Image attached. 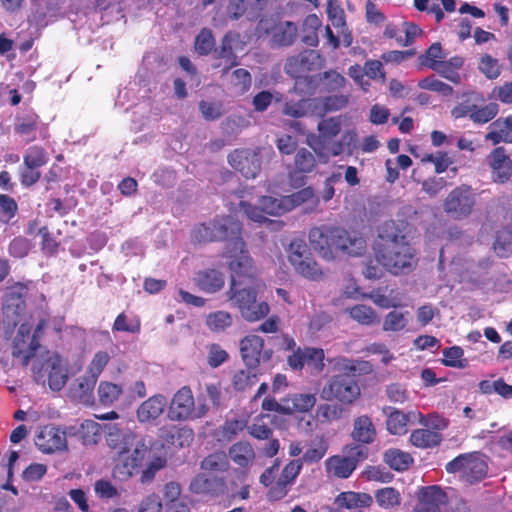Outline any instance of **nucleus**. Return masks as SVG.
<instances>
[{
	"instance_id": "obj_18",
	"label": "nucleus",
	"mask_w": 512,
	"mask_h": 512,
	"mask_svg": "<svg viewBox=\"0 0 512 512\" xmlns=\"http://www.w3.org/2000/svg\"><path fill=\"white\" fill-rule=\"evenodd\" d=\"M446 503L447 494L440 486H424L417 493L413 512H441V507Z\"/></svg>"
},
{
	"instance_id": "obj_28",
	"label": "nucleus",
	"mask_w": 512,
	"mask_h": 512,
	"mask_svg": "<svg viewBox=\"0 0 512 512\" xmlns=\"http://www.w3.org/2000/svg\"><path fill=\"white\" fill-rule=\"evenodd\" d=\"M109 361L110 356L106 351L96 352L88 366L89 376L79 379L80 389H82L83 391L91 390L96 384L98 377L101 375Z\"/></svg>"
},
{
	"instance_id": "obj_13",
	"label": "nucleus",
	"mask_w": 512,
	"mask_h": 512,
	"mask_svg": "<svg viewBox=\"0 0 512 512\" xmlns=\"http://www.w3.org/2000/svg\"><path fill=\"white\" fill-rule=\"evenodd\" d=\"M325 353L322 348L298 347L287 358V364L293 371H302L307 367L312 374H319L325 368Z\"/></svg>"
},
{
	"instance_id": "obj_17",
	"label": "nucleus",
	"mask_w": 512,
	"mask_h": 512,
	"mask_svg": "<svg viewBox=\"0 0 512 512\" xmlns=\"http://www.w3.org/2000/svg\"><path fill=\"white\" fill-rule=\"evenodd\" d=\"M302 460H290L282 469L279 478L269 489L268 496L271 500H280L284 498L290 487L294 484L302 470Z\"/></svg>"
},
{
	"instance_id": "obj_61",
	"label": "nucleus",
	"mask_w": 512,
	"mask_h": 512,
	"mask_svg": "<svg viewBox=\"0 0 512 512\" xmlns=\"http://www.w3.org/2000/svg\"><path fill=\"white\" fill-rule=\"evenodd\" d=\"M246 427V422L241 419L226 420L221 428L222 438L226 441L233 440Z\"/></svg>"
},
{
	"instance_id": "obj_29",
	"label": "nucleus",
	"mask_w": 512,
	"mask_h": 512,
	"mask_svg": "<svg viewBox=\"0 0 512 512\" xmlns=\"http://www.w3.org/2000/svg\"><path fill=\"white\" fill-rule=\"evenodd\" d=\"M490 131L485 135V140L493 145L501 142L512 143V115L506 118H498L489 126Z\"/></svg>"
},
{
	"instance_id": "obj_14",
	"label": "nucleus",
	"mask_w": 512,
	"mask_h": 512,
	"mask_svg": "<svg viewBox=\"0 0 512 512\" xmlns=\"http://www.w3.org/2000/svg\"><path fill=\"white\" fill-rule=\"evenodd\" d=\"M13 130L26 144L36 141L39 137L42 139L48 137L47 125L33 111L17 117Z\"/></svg>"
},
{
	"instance_id": "obj_7",
	"label": "nucleus",
	"mask_w": 512,
	"mask_h": 512,
	"mask_svg": "<svg viewBox=\"0 0 512 512\" xmlns=\"http://www.w3.org/2000/svg\"><path fill=\"white\" fill-rule=\"evenodd\" d=\"M223 257L228 259L231 281L234 280L237 286L255 283L256 269L245 243L241 248H227L223 253Z\"/></svg>"
},
{
	"instance_id": "obj_39",
	"label": "nucleus",
	"mask_w": 512,
	"mask_h": 512,
	"mask_svg": "<svg viewBox=\"0 0 512 512\" xmlns=\"http://www.w3.org/2000/svg\"><path fill=\"white\" fill-rule=\"evenodd\" d=\"M387 414L386 428L392 435H404L407 433L409 414L395 408H390Z\"/></svg>"
},
{
	"instance_id": "obj_11",
	"label": "nucleus",
	"mask_w": 512,
	"mask_h": 512,
	"mask_svg": "<svg viewBox=\"0 0 512 512\" xmlns=\"http://www.w3.org/2000/svg\"><path fill=\"white\" fill-rule=\"evenodd\" d=\"M34 379L37 383H45L53 391H60L68 379L67 369L62 365L58 356L49 357L33 367Z\"/></svg>"
},
{
	"instance_id": "obj_4",
	"label": "nucleus",
	"mask_w": 512,
	"mask_h": 512,
	"mask_svg": "<svg viewBox=\"0 0 512 512\" xmlns=\"http://www.w3.org/2000/svg\"><path fill=\"white\" fill-rule=\"evenodd\" d=\"M228 298L236 307L241 317L247 322H256L264 319L270 312V307L265 301H257V291L254 283L237 286L230 282Z\"/></svg>"
},
{
	"instance_id": "obj_35",
	"label": "nucleus",
	"mask_w": 512,
	"mask_h": 512,
	"mask_svg": "<svg viewBox=\"0 0 512 512\" xmlns=\"http://www.w3.org/2000/svg\"><path fill=\"white\" fill-rule=\"evenodd\" d=\"M322 27V21L316 14L306 16L301 27V41L310 47H316L319 43L318 31Z\"/></svg>"
},
{
	"instance_id": "obj_52",
	"label": "nucleus",
	"mask_w": 512,
	"mask_h": 512,
	"mask_svg": "<svg viewBox=\"0 0 512 512\" xmlns=\"http://www.w3.org/2000/svg\"><path fill=\"white\" fill-rule=\"evenodd\" d=\"M167 464V459L163 456H154L146 464L145 468L141 471L140 482L142 484L150 483L154 480L157 472L163 469Z\"/></svg>"
},
{
	"instance_id": "obj_57",
	"label": "nucleus",
	"mask_w": 512,
	"mask_h": 512,
	"mask_svg": "<svg viewBox=\"0 0 512 512\" xmlns=\"http://www.w3.org/2000/svg\"><path fill=\"white\" fill-rule=\"evenodd\" d=\"M478 68L488 79H496L501 74L498 60L489 54L480 57Z\"/></svg>"
},
{
	"instance_id": "obj_53",
	"label": "nucleus",
	"mask_w": 512,
	"mask_h": 512,
	"mask_svg": "<svg viewBox=\"0 0 512 512\" xmlns=\"http://www.w3.org/2000/svg\"><path fill=\"white\" fill-rule=\"evenodd\" d=\"M352 319L362 325H372L377 322V315L375 311L366 305H355L349 310Z\"/></svg>"
},
{
	"instance_id": "obj_32",
	"label": "nucleus",
	"mask_w": 512,
	"mask_h": 512,
	"mask_svg": "<svg viewBox=\"0 0 512 512\" xmlns=\"http://www.w3.org/2000/svg\"><path fill=\"white\" fill-rule=\"evenodd\" d=\"M298 35V27L294 22H279L272 28V42L277 46H290Z\"/></svg>"
},
{
	"instance_id": "obj_6",
	"label": "nucleus",
	"mask_w": 512,
	"mask_h": 512,
	"mask_svg": "<svg viewBox=\"0 0 512 512\" xmlns=\"http://www.w3.org/2000/svg\"><path fill=\"white\" fill-rule=\"evenodd\" d=\"M445 470L457 474L460 481L475 485L484 480L488 474V464L481 452L463 453L447 462Z\"/></svg>"
},
{
	"instance_id": "obj_50",
	"label": "nucleus",
	"mask_w": 512,
	"mask_h": 512,
	"mask_svg": "<svg viewBox=\"0 0 512 512\" xmlns=\"http://www.w3.org/2000/svg\"><path fill=\"white\" fill-rule=\"evenodd\" d=\"M232 325V316L226 311L209 313L206 317V326L213 332L224 331Z\"/></svg>"
},
{
	"instance_id": "obj_40",
	"label": "nucleus",
	"mask_w": 512,
	"mask_h": 512,
	"mask_svg": "<svg viewBox=\"0 0 512 512\" xmlns=\"http://www.w3.org/2000/svg\"><path fill=\"white\" fill-rule=\"evenodd\" d=\"M445 54L439 42L431 44L426 51L418 56V63L421 67L431 70L437 69V66L443 61Z\"/></svg>"
},
{
	"instance_id": "obj_55",
	"label": "nucleus",
	"mask_w": 512,
	"mask_h": 512,
	"mask_svg": "<svg viewBox=\"0 0 512 512\" xmlns=\"http://www.w3.org/2000/svg\"><path fill=\"white\" fill-rule=\"evenodd\" d=\"M343 408L337 404H321L316 409V417L322 423H330L342 417Z\"/></svg>"
},
{
	"instance_id": "obj_30",
	"label": "nucleus",
	"mask_w": 512,
	"mask_h": 512,
	"mask_svg": "<svg viewBox=\"0 0 512 512\" xmlns=\"http://www.w3.org/2000/svg\"><path fill=\"white\" fill-rule=\"evenodd\" d=\"M376 428L368 415H361L354 419L351 438L361 444H371L376 438Z\"/></svg>"
},
{
	"instance_id": "obj_9",
	"label": "nucleus",
	"mask_w": 512,
	"mask_h": 512,
	"mask_svg": "<svg viewBox=\"0 0 512 512\" xmlns=\"http://www.w3.org/2000/svg\"><path fill=\"white\" fill-rule=\"evenodd\" d=\"M475 203L476 198L472 187L462 184L449 192L444 199L443 209L453 219L462 220L472 213Z\"/></svg>"
},
{
	"instance_id": "obj_1",
	"label": "nucleus",
	"mask_w": 512,
	"mask_h": 512,
	"mask_svg": "<svg viewBox=\"0 0 512 512\" xmlns=\"http://www.w3.org/2000/svg\"><path fill=\"white\" fill-rule=\"evenodd\" d=\"M405 230V223L387 220L378 228L374 244L377 262L395 276L411 273L419 261L417 251L408 241Z\"/></svg>"
},
{
	"instance_id": "obj_54",
	"label": "nucleus",
	"mask_w": 512,
	"mask_h": 512,
	"mask_svg": "<svg viewBox=\"0 0 512 512\" xmlns=\"http://www.w3.org/2000/svg\"><path fill=\"white\" fill-rule=\"evenodd\" d=\"M257 381V374L250 368L248 370L241 369L234 374L232 385L236 391H244L255 385Z\"/></svg>"
},
{
	"instance_id": "obj_3",
	"label": "nucleus",
	"mask_w": 512,
	"mask_h": 512,
	"mask_svg": "<svg viewBox=\"0 0 512 512\" xmlns=\"http://www.w3.org/2000/svg\"><path fill=\"white\" fill-rule=\"evenodd\" d=\"M311 246L324 259H333V251L349 256H361L366 251V240L357 230H347L339 226L321 225L313 227L308 235Z\"/></svg>"
},
{
	"instance_id": "obj_12",
	"label": "nucleus",
	"mask_w": 512,
	"mask_h": 512,
	"mask_svg": "<svg viewBox=\"0 0 512 512\" xmlns=\"http://www.w3.org/2000/svg\"><path fill=\"white\" fill-rule=\"evenodd\" d=\"M32 325L22 323L11 345V355L14 359H18L20 364L27 367L30 361L36 356L37 351L42 347L41 343L36 342L31 337Z\"/></svg>"
},
{
	"instance_id": "obj_34",
	"label": "nucleus",
	"mask_w": 512,
	"mask_h": 512,
	"mask_svg": "<svg viewBox=\"0 0 512 512\" xmlns=\"http://www.w3.org/2000/svg\"><path fill=\"white\" fill-rule=\"evenodd\" d=\"M282 402L286 403L289 407V414L292 415L295 412L306 413L312 410L316 404V394L314 393H294L287 395L282 399Z\"/></svg>"
},
{
	"instance_id": "obj_41",
	"label": "nucleus",
	"mask_w": 512,
	"mask_h": 512,
	"mask_svg": "<svg viewBox=\"0 0 512 512\" xmlns=\"http://www.w3.org/2000/svg\"><path fill=\"white\" fill-rule=\"evenodd\" d=\"M49 161L46 150L39 145L30 146L23 155V164L40 170Z\"/></svg>"
},
{
	"instance_id": "obj_5",
	"label": "nucleus",
	"mask_w": 512,
	"mask_h": 512,
	"mask_svg": "<svg viewBox=\"0 0 512 512\" xmlns=\"http://www.w3.org/2000/svg\"><path fill=\"white\" fill-rule=\"evenodd\" d=\"M483 96L477 92H464L461 101L450 111L455 120L468 117L476 125H483L493 120L499 112V106L495 102L484 104Z\"/></svg>"
},
{
	"instance_id": "obj_60",
	"label": "nucleus",
	"mask_w": 512,
	"mask_h": 512,
	"mask_svg": "<svg viewBox=\"0 0 512 512\" xmlns=\"http://www.w3.org/2000/svg\"><path fill=\"white\" fill-rule=\"evenodd\" d=\"M141 324L139 320L129 321L127 315L122 312L120 313L112 326V330L114 332H128V333H138L140 331Z\"/></svg>"
},
{
	"instance_id": "obj_31",
	"label": "nucleus",
	"mask_w": 512,
	"mask_h": 512,
	"mask_svg": "<svg viewBox=\"0 0 512 512\" xmlns=\"http://www.w3.org/2000/svg\"><path fill=\"white\" fill-rule=\"evenodd\" d=\"M159 438L168 445L183 447L193 440V431L176 426H163L159 429Z\"/></svg>"
},
{
	"instance_id": "obj_48",
	"label": "nucleus",
	"mask_w": 512,
	"mask_h": 512,
	"mask_svg": "<svg viewBox=\"0 0 512 512\" xmlns=\"http://www.w3.org/2000/svg\"><path fill=\"white\" fill-rule=\"evenodd\" d=\"M215 48V38L211 29L202 28L195 38L194 49L202 56L210 54Z\"/></svg>"
},
{
	"instance_id": "obj_63",
	"label": "nucleus",
	"mask_w": 512,
	"mask_h": 512,
	"mask_svg": "<svg viewBox=\"0 0 512 512\" xmlns=\"http://www.w3.org/2000/svg\"><path fill=\"white\" fill-rule=\"evenodd\" d=\"M229 355L219 344L213 343L208 347L207 363L212 368H217L226 362Z\"/></svg>"
},
{
	"instance_id": "obj_59",
	"label": "nucleus",
	"mask_w": 512,
	"mask_h": 512,
	"mask_svg": "<svg viewBox=\"0 0 512 512\" xmlns=\"http://www.w3.org/2000/svg\"><path fill=\"white\" fill-rule=\"evenodd\" d=\"M232 84L239 94L246 93L252 84V76L246 69L239 68L232 73Z\"/></svg>"
},
{
	"instance_id": "obj_27",
	"label": "nucleus",
	"mask_w": 512,
	"mask_h": 512,
	"mask_svg": "<svg viewBox=\"0 0 512 512\" xmlns=\"http://www.w3.org/2000/svg\"><path fill=\"white\" fill-rule=\"evenodd\" d=\"M167 405L166 398L161 394H156L149 397L141 403L138 407L136 414L137 419L141 423H148L158 419Z\"/></svg>"
},
{
	"instance_id": "obj_51",
	"label": "nucleus",
	"mask_w": 512,
	"mask_h": 512,
	"mask_svg": "<svg viewBox=\"0 0 512 512\" xmlns=\"http://www.w3.org/2000/svg\"><path fill=\"white\" fill-rule=\"evenodd\" d=\"M228 465L227 455L222 451L209 454L201 462V468L211 472L225 471Z\"/></svg>"
},
{
	"instance_id": "obj_38",
	"label": "nucleus",
	"mask_w": 512,
	"mask_h": 512,
	"mask_svg": "<svg viewBox=\"0 0 512 512\" xmlns=\"http://www.w3.org/2000/svg\"><path fill=\"white\" fill-rule=\"evenodd\" d=\"M383 460L391 469L399 472L409 469L413 463L409 453L396 448L388 449L384 453Z\"/></svg>"
},
{
	"instance_id": "obj_36",
	"label": "nucleus",
	"mask_w": 512,
	"mask_h": 512,
	"mask_svg": "<svg viewBox=\"0 0 512 512\" xmlns=\"http://www.w3.org/2000/svg\"><path fill=\"white\" fill-rule=\"evenodd\" d=\"M441 441V433L430 429H415L410 434V442L417 448H432L438 446Z\"/></svg>"
},
{
	"instance_id": "obj_16",
	"label": "nucleus",
	"mask_w": 512,
	"mask_h": 512,
	"mask_svg": "<svg viewBox=\"0 0 512 512\" xmlns=\"http://www.w3.org/2000/svg\"><path fill=\"white\" fill-rule=\"evenodd\" d=\"M195 399L189 386L181 387L173 396L169 407L168 417L172 421L191 420L194 413Z\"/></svg>"
},
{
	"instance_id": "obj_46",
	"label": "nucleus",
	"mask_w": 512,
	"mask_h": 512,
	"mask_svg": "<svg viewBox=\"0 0 512 512\" xmlns=\"http://www.w3.org/2000/svg\"><path fill=\"white\" fill-rule=\"evenodd\" d=\"M102 427L94 420H85L79 429V435L84 445H95L101 439Z\"/></svg>"
},
{
	"instance_id": "obj_20",
	"label": "nucleus",
	"mask_w": 512,
	"mask_h": 512,
	"mask_svg": "<svg viewBox=\"0 0 512 512\" xmlns=\"http://www.w3.org/2000/svg\"><path fill=\"white\" fill-rule=\"evenodd\" d=\"M36 446L45 454L67 449L66 432L55 425L44 426L37 435Z\"/></svg>"
},
{
	"instance_id": "obj_64",
	"label": "nucleus",
	"mask_w": 512,
	"mask_h": 512,
	"mask_svg": "<svg viewBox=\"0 0 512 512\" xmlns=\"http://www.w3.org/2000/svg\"><path fill=\"white\" fill-rule=\"evenodd\" d=\"M248 433L257 440H268L273 435V430L265 424L262 418H256L253 423L248 426Z\"/></svg>"
},
{
	"instance_id": "obj_25",
	"label": "nucleus",
	"mask_w": 512,
	"mask_h": 512,
	"mask_svg": "<svg viewBox=\"0 0 512 512\" xmlns=\"http://www.w3.org/2000/svg\"><path fill=\"white\" fill-rule=\"evenodd\" d=\"M241 36L238 32H227L220 44V48L215 50L216 59H224L227 65L223 68V73H227L232 67L239 64L238 57L234 53L235 45L240 42Z\"/></svg>"
},
{
	"instance_id": "obj_26",
	"label": "nucleus",
	"mask_w": 512,
	"mask_h": 512,
	"mask_svg": "<svg viewBox=\"0 0 512 512\" xmlns=\"http://www.w3.org/2000/svg\"><path fill=\"white\" fill-rule=\"evenodd\" d=\"M194 284L205 293H216L224 287L225 278L221 271L216 269H204L194 276Z\"/></svg>"
},
{
	"instance_id": "obj_24",
	"label": "nucleus",
	"mask_w": 512,
	"mask_h": 512,
	"mask_svg": "<svg viewBox=\"0 0 512 512\" xmlns=\"http://www.w3.org/2000/svg\"><path fill=\"white\" fill-rule=\"evenodd\" d=\"M135 438V434L130 431H124L116 425L110 426L105 436L106 444L116 452L115 456L129 453L134 446Z\"/></svg>"
},
{
	"instance_id": "obj_56",
	"label": "nucleus",
	"mask_w": 512,
	"mask_h": 512,
	"mask_svg": "<svg viewBox=\"0 0 512 512\" xmlns=\"http://www.w3.org/2000/svg\"><path fill=\"white\" fill-rule=\"evenodd\" d=\"M512 246V231L508 227H503L496 233V239L493 245L495 252L500 257L507 256Z\"/></svg>"
},
{
	"instance_id": "obj_23",
	"label": "nucleus",
	"mask_w": 512,
	"mask_h": 512,
	"mask_svg": "<svg viewBox=\"0 0 512 512\" xmlns=\"http://www.w3.org/2000/svg\"><path fill=\"white\" fill-rule=\"evenodd\" d=\"M227 456L244 473L250 470L256 458L252 444L244 440L232 444L228 449Z\"/></svg>"
},
{
	"instance_id": "obj_44",
	"label": "nucleus",
	"mask_w": 512,
	"mask_h": 512,
	"mask_svg": "<svg viewBox=\"0 0 512 512\" xmlns=\"http://www.w3.org/2000/svg\"><path fill=\"white\" fill-rule=\"evenodd\" d=\"M215 224L214 219L207 223H201L192 230L191 232V240L194 243H210L217 242L219 239V235L215 234Z\"/></svg>"
},
{
	"instance_id": "obj_22",
	"label": "nucleus",
	"mask_w": 512,
	"mask_h": 512,
	"mask_svg": "<svg viewBox=\"0 0 512 512\" xmlns=\"http://www.w3.org/2000/svg\"><path fill=\"white\" fill-rule=\"evenodd\" d=\"M264 340L258 335H247L240 341V354L245 365L250 369L259 366L263 354Z\"/></svg>"
},
{
	"instance_id": "obj_42",
	"label": "nucleus",
	"mask_w": 512,
	"mask_h": 512,
	"mask_svg": "<svg viewBox=\"0 0 512 512\" xmlns=\"http://www.w3.org/2000/svg\"><path fill=\"white\" fill-rule=\"evenodd\" d=\"M122 393V386L112 382L102 381L98 386L99 401L104 406L112 405L119 399Z\"/></svg>"
},
{
	"instance_id": "obj_37",
	"label": "nucleus",
	"mask_w": 512,
	"mask_h": 512,
	"mask_svg": "<svg viewBox=\"0 0 512 512\" xmlns=\"http://www.w3.org/2000/svg\"><path fill=\"white\" fill-rule=\"evenodd\" d=\"M294 166L295 170L289 173V178L292 182L295 181L297 173L307 174L312 172L317 166V161L311 151L301 148L296 152Z\"/></svg>"
},
{
	"instance_id": "obj_10",
	"label": "nucleus",
	"mask_w": 512,
	"mask_h": 512,
	"mask_svg": "<svg viewBox=\"0 0 512 512\" xmlns=\"http://www.w3.org/2000/svg\"><path fill=\"white\" fill-rule=\"evenodd\" d=\"M147 446L143 440L138 441L130 454L113 457L112 476L120 482H126L139 473L143 465Z\"/></svg>"
},
{
	"instance_id": "obj_19",
	"label": "nucleus",
	"mask_w": 512,
	"mask_h": 512,
	"mask_svg": "<svg viewBox=\"0 0 512 512\" xmlns=\"http://www.w3.org/2000/svg\"><path fill=\"white\" fill-rule=\"evenodd\" d=\"M228 162L247 179L255 178L261 168L258 154L249 149H235L228 155Z\"/></svg>"
},
{
	"instance_id": "obj_21",
	"label": "nucleus",
	"mask_w": 512,
	"mask_h": 512,
	"mask_svg": "<svg viewBox=\"0 0 512 512\" xmlns=\"http://www.w3.org/2000/svg\"><path fill=\"white\" fill-rule=\"evenodd\" d=\"M494 182L505 183L512 176V160L504 147H496L488 156Z\"/></svg>"
},
{
	"instance_id": "obj_49",
	"label": "nucleus",
	"mask_w": 512,
	"mask_h": 512,
	"mask_svg": "<svg viewBox=\"0 0 512 512\" xmlns=\"http://www.w3.org/2000/svg\"><path fill=\"white\" fill-rule=\"evenodd\" d=\"M261 210L267 215H281L289 211L285 197L277 199L271 196H262L259 200Z\"/></svg>"
},
{
	"instance_id": "obj_47",
	"label": "nucleus",
	"mask_w": 512,
	"mask_h": 512,
	"mask_svg": "<svg viewBox=\"0 0 512 512\" xmlns=\"http://www.w3.org/2000/svg\"><path fill=\"white\" fill-rule=\"evenodd\" d=\"M418 87L440 94L443 97H450L454 89L449 84L437 79L434 75L427 76L418 82Z\"/></svg>"
},
{
	"instance_id": "obj_15",
	"label": "nucleus",
	"mask_w": 512,
	"mask_h": 512,
	"mask_svg": "<svg viewBox=\"0 0 512 512\" xmlns=\"http://www.w3.org/2000/svg\"><path fill=\"white\" fill-rule=\"evenodd\" d=\"M215 234L218 236V241L226 242L225 250L227 248H241L244 245V240L241 236L242 225L240 221L231 215L216 216L214 218Z\"/></svg>"
},
{
	"instance_id": "obj_62",
	"label": "nucleus",
	"mask_w": 512,
	"mask_h": 512,
	"mask_svg": "<svg viewBox=\"0 0 512 512\" xmlns=\"http://www.w3.org/2000/svg\"><path fill=\"white\" fill-rule=\"evenodd\" d=\"M463 349L459 346H452L443 350L442 363L447 367L462 368Z\"/></svg>"
},
{
	"instance_id": "obj_33",
	"label": "nucleus",
	"mask_w": 512,
	"mask_h": 512,
	"mask_svg": "<svg viewBox=\"0 0 512 512\" xmlns=\"http://www.w3.org/2000/svg\"><path fill=\"white\" fill-rule=\"evenodd\" d=\"M326 472L337 478L346 479L356 469V465L352 459L346 456L334 455L325 461Z\"/></svg>"
},
{
	"instance_id": "obj_43",
	"label": "nucleus",
	"mask_w": 512,
	"mask_h": 512,
	"mask_svg": "<svg viewBox=\"0 0 512 512\" xmlns=\"http://www.w3.org/2000/svg\"><path fill=\"white\" fill-rule=\"evenodd\" d=\"M409 311H390L384 319L383 330L387 332H399L408 325Z\"/></svg>"
},
{
	"instance_id": "obj_58",
	"label": "nucleus",
	"mask_w": 512,
	"mask_h": 512,
	"mask_svg": "<svg viewBox=\"0 0 512 512\" xmlns=\"http://www.w3.org/2000/svg\"><path fill=\"white\" fill-rule=\"evenodd\" d=\"M320 137L329 140L337 136L341 131V123L337 118L322 119L317 126Z\"/></svg>"
},
{
	"instance_id": "obj_2",
	"label": "nucleus",
	"mask_w": 512,
	"mask_h": 512,
	"mask_svg": "<svg viewBox=\"0 0 512 512\" xmlns=\"http://www.w3.org/2000/svg\"><path fill=\"white\" fill-rule=\"evenodd\" d=\"M333 371L321 391V398L337 401L343 405L353 404L361 395V388L356 375H368L373 372L369 361L336 356L328 359Z\"/></svg>"
},
{
	"instance_id": "obj_8",
	"label": "nucleus",
	"mask_w": 512,
	"mask_h": 512,
	"mask_svg": "<svg viewBox=\"0 0 512 512\" xmlns=\"http://www.w3.org/2000/svg\"><path fill=\"white\" fill-rule=\"evenodd\" d=\"M288 259L295 271L301 276L317 281L323 276V271L319 264L314 260L312 254L302 240H294L289 246Z\"/></svg>"
},
{
	"instance_id": "obj_45",
	"label": "nucleus",
	"mask_w": 512,
	"mask_h": 512,
	"mask_svg": "<svg viewBox=\"0 0 512 512\" xmlns=\"http://www.w3.org/2000/svg\"><path fill=\"white\" fill-rule=\"evenodd\" d=\"M375 500L377 504L384 509H391L401 504V496L394 487H385L375 492Z\"/></svg>"
}]
</instances>
